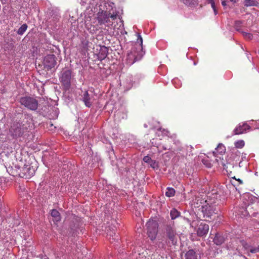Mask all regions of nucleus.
Instances as JSON below:
<instances>
[{"instance_id": "obj_25", "label": "nucleus", "mask_w": 259, "mask_h": 259, "mask_svg": "<svg viewBox=\"0 0 259 259\" xmlns=\"http://www.w3.org/2000/svg\"><path fill=\"white\" fill-rule=\"evenodd\" d=\"M27 25L26 24H23L19 28L17 33L19 35H22L25 32L27 28Z\"/></svg>"}, {"instance_id": "obj_38", "label": "nucleus", "mask_w": 259, "mask_h": 259, "mask_svg": "<svg viewBox=\"0 0 259 259\" xmlns=\"http://www.w3.org/2000/svg\"><path fill=\"white\" fill-rule=\"evenodd\" d=\"M230 2L233 3H236V1L235 0H229Z\"/></svg>"}, {"instance_id": "obj_35", "label": "nucleus", "mask_w": 259, "mask_h": 259, "mask_svg": "<svg viewBox=\"0 0 259 259\" xmlns=\"http://www.w3.org/2000/svg\"><path fill=\"white\" fill-rule=\"evenodd\" d=\"M232 178L235 179L236 181H237L239 184H242L243 183L242 181L240 179H237L235 177Z\"/></svg>"}, {"instance_id": "obj_1", "label": "nucleus", "mask_w": 259, "mask_h": 259, "mask_svg": "<svg viewBox=\"0 0 259 259\" xmlns=\"http://www.w3.org/2000/svg\"><path fill=\"white\" fill-rule=\"evenodd\" d=\"M205 204H203L201 206V207L198 209L197 212V215L199 216V219L206 220V219L210 218L213 214L217 213L215 211L216 210L215 208L213 205H209L207 203V200L204 201ZM194 203H195V202ZM194 207L199 208L200 205H195L194 203Z\"/></svg>"}, {"instance_id": "obj_24", "label": "nucleus", "mask_w": 259, "mask_h": 259, "mask_svg": "<svg viewBox=\"0 0 259 259\" xmlns=\"http://www.w3.org/2000/svg\"><path fill=\"white\" fill-rule=\"evenodd\" d=\"M175 194V190L172 188H167L165 192L166 196L170 197L174 196Z\"/></svg>"}, {"instance_id": "obj_15", "label": "nucleus", "mask_w": 259, "mask_h": 259, "mask_svg": "<svg viewBox=\"0 0 259 259\" xmlns=\"http://www.w3.org/2000/svg\"><path fill=\"white\" fill-rule=\"evenodd\" d=\"M108 239L111 242L118 241L119 237L118 234H116L114 231H108L107 233Z\"/></svg>"}, {"instance_id": "obj_12", "label": "nucleus", "mask_w": 259, "mask_h": 259, "mask_svg": "<svg viewBox=\"0 0 259 259\" xmlns=\"http://www.w3.org/2000/svg\"><path fill=\"white\" fill-rule=\"evenodd\" d=\"M35 172V168L30 165H26L23 167L21 177L25 178V179H29L32 177Z\"/></svg>"}, {"instance_id": "obj_39", "label": "nucleus", "mask_w": 259, "mask_h": 259, "mask_svg": "<svg viewBox=\"0 0 259 259\" xmlns=\"http://www.w3.org/2000/svg\"><path fill=\"white\" fill-rule=\"evenodd\" d=\"M199 199H196V200H197V201H199Z\"/></svg>"}, {"instance_id": "obj_6", "label": "nucleus", "mask_w": 259, "mask_h": 259, "mask_svg": "<svg viewBox=\"0 0 259 259\" xmlns=\"http://www.w3.org/2000/svg\"><path fill=\"white\" fill-rule=\"evenodd\" d=\"M21 104L29 110L35 111L38 107V101L34 98L25 96L20 99Z\"/></svg>"}, {"instance_id": "obj_22", "label": "nucleus", "mask_w": 259, "mask_h": 259, "mask_svg": "<svg viewBox=\"0 0 259 259\" xmlns=\"http://www.w3.org/2000/svg\"><path fill=\"white\" fill-rule=\"evenodd\" d=\"M51 214L52 217L54 218V220L56 222L59 221L61 220V217L59 212L56 209H52Z\"/></svg>"}, {"instance_id": "obj_23", "label": "nucleus", "mask_w": 259, "mask_h": 259, "mask_svg": "<svg viewBox=\"0 0 259 259\" xmlns=\"http://www.w3.org/2000/svg\"><path fill=\"white\" fill-rule=\"evenodd\" d=\"M180 215V212L178 211L176 208H172L170 210V215L172 220H174Z\"/></svg>"}, {"instance_id": "obj_36", "label": "nucleus", "mask_w": 259, "mask_h": 259, "mask_svg": "<svg viewBox=\"0 0 259 259\" xmlns=\"http://www.w3.org/2000/svg\"><path fill=\"white\" fill-rule=\"evenodd\" d=\"M228 0H224V1H222V5L223 6H226V3L227 2H228Z\"/></svg>"}, {"instance_id": "obj_9", "label": "nucleus", "mask_w": 259, "mask_h": 259, "mask_svg": "<svg viewBox=\"0 0 259 259\" xmlns=\"http://www.w3.org/2000/svg\"><path fill=\"white\" fill-rule=\"evenodd\" d=\"M257 206V204L256 203L248 204L245 207V209L243 208V210L241 211V213L239 214V215H240L241 217H246L248 215L254 217H257V215L258 214V212L255 211L254 210V208L256 207Z\"/></svg>"}, {"instance_id": "obj_21", "label": "nucleus", "mask_w": 259, "mask_h": 259, "mask_svg": "<svg viewBox=\"0 0 259 259\" xmlns=\"http://www.w3.org/2000/svg\"><path fill=\"white\" fill-rule=\"evenodd\" d=\"M107 53H108L107 48L105 47H104L103 48H101V51L99 52V58L101 60L104 59L106 57V56L107 55Z\"/></svg>"}, {"instance_id": "obj_33", "label": "nucleus", "mask_w": 259, "mask_h": 259, "mask_svg": "<svg viewBox=\"0 0 259 259\" xmlns=\"http://www.w3.org/2000/svg\"><path fill=\"white\" fill-rule=\"evenodd\" d=\"M211 6L214 11L215 15H216L217 14V12L216 10L214 2L213 0H211Z\"/></svg>"}, {"instance_id": "obj_2", "label": "nucleus", "mask_w": 259, "mask_h": 259, "mask_svg": "<svg viewBox=\"0 0 259 259\" xmlns=\"http://www.w3.org/2000/svg\"><path fill=\"white\" fill-rule=\"evenodd\" d=\"M117 16L116 13H113L111 14L107 11L100 10L97 14L96 19L100 25L106 23L112 25V23L110 22L109 18H110L112 20H114L117 18Z\"/></svg>"}, {"instance_id": "obj_10", "label": "nucleus", "mask_w": 259, "mask_h": 259, "mask_svg": "<svg viewBox=\"0 0 259 259\" xmlns=\"http://www.w3.org/2000/svg\"><path fill=\"white\" fill-rule=\"evenodd\" d=\"M56 57L54 54L48 55L44 59L43 65L47 71L54 68L56 65Z\"/></svg>"}, {"instance_id": "obj_37", "label": "nucleus", "mask_w": 259, "mask_h": 259, "mask_svg": "<svg viewBox=\"0 0 259 259\" xmlns=\"http://www.w3.org/2000/svg\"><path fill=\"white\" fill-rule=\"evenodd\" d=\"M204 164H205V163H204ZM206 165L208 167H211V164L210 163H208L206 164Z\"/></svg>"}, {"instance_id": "obj_18", "label": "nucleus", "mask_w": 259, "mask_h": 259, "mask_svg": "<svg viewBox=\"0 0 259 259\" xmlns=\"http://www.w3.org/2000/svg\"><path fill=\"white\" fill-rule=\"evenodd\" d=\"M186 6L191 7H195L198 4V0H181Z\"/></svg>"}, {"instance_id": "obj_16", "label": "nucleus", "mask_w": 259, "mask_h": 259, "mask_svg": "<svg viewBox=\"0 0 259 259\" xmlns=\"http://www.w3.org/2000/svg\"><path fill=\"white\" fill-rule=\"evenodd\" d=\"M239 242L244 250L246 251L248 255H249V251L251 246L244 240H239Z\"/></svg>"}, {"instance_id": "obj_20", "label": "nucleus", "mask_w": 259, "mask_h": 259, "mask_svg": "<svg viewBox=\"0 0 259 259\" xmlns=\"http://www.w3.org/2000/svg\"><path fill=\"white\" fill-rule=\"evenodd\" d=\"M259 3L255 0H244V5L246 7L257 6Z\"/></svg>"}, {"instance_id": "obj_34", "label": "nucleus", "mask_w": 259, "mask_h": 259, "mask_svg": "<svg viewBox=\"0 0 259 259\" xmlns=\"http://www.w3.org/2000/svg\"><path fill=\"white\" fill-rule=\"evenodd\" d=\"M139 40V42H140L141 48H142V42H143V39L141 36L140 34H138V39L137 41H138Z\"/></svg>"}, {"instance_id": "obj_30", "label": "nucleus", "mask_w": 259, "mask_h": 259, "mask_svg": "<svg viewBox=\"0 0 259 259\" xmlns=\"http://www.w3.org/2000/svg\"><path fill=\"white\" fill-rule=\"evenodd\" d=\"M243 35L246 39H251L253 37L252 34L250 33L243 32Z\"/></svg>"}, {"instance_id": "obj_11", "label": "nucleus", "mask_w": 259, "mask_h": 259, "mask_svg": "<svg viewBox=\"0 0 259 259\" xmlns=\"http://www.w3.org/2000/svg\"><path fill=\"white\" fill-rule=\"evenodd\" d=\"M80 100L88 108H90L92 106L94 101L93 97L89 94L88 91H85L81 95Z\"/></svg>"}, {"instance_id": "obj_5", "label": "nucleus", "mask_w": 259, "mask_h": 259, "mask_svg": "<svg viewBox=\"0 0 259 259\" xmlns=\"http://www.w3.org/2000/svg\"><path fill=\"white\" fill-rule=\"evenodd\" d=\"M163 234L169 243L175 245L177 242V234L174 225H166L164 228Z\"/></svg>"}, {"instance_id": "obj_4", "label": "nucleus", "mask_w": 259, "mask_h": 259, "mask_svg": "<svg viewBox=\"0 0 259 259\" xmlns=\"http://www.w3.org/2000/svg\"><path fill=\"white\" fill-rule=\"evenodd\" d=\"M27 130V128L24 126L22 123L16 122L11 125L9 129V134L13 138H17L22 136L25 132Z\"/></svg>"}, {"instance_id": "obj_29", "label": "nucleus", "mask_w": 259, "mask_h": 259, "mask_svg": "<svg viewBox=\"0 0 259 259\" xmlns=\"http://www.w3.org/2000/svg\"><path fill=\"white\" fill-rule=\"evenodd\" d=\"M259 252V245L257 247H252L251 246L249 253H255Z\"/></svg>"}, {"instance_id": "obj_26", "label": "nucleus", "mask_w": 259, "mask_h": 259, "mask_svg": "<svg viewBox=\"0 0 259 259\" xmlns=\"http://www.w3.org/2000/svg\"><path fill=\"white\" fill-rule=\"evenodd\" d=\"M245 143L243 140H239L235 143V146L237 148H242L244 146Z\"/></svg>"}, {"instance_id": "obj_3", "label": "nucleus", "mask_w": 259, "mask_h": 259, "mask_svg": "<svg viewBox=\"0 0 259 259\" xmlns=\"http://www.w3.org/2000/svg\"><path fill=\"white\" fill-rule=\"evenodd\" d=\"M146 230L148 237L151 241L156 239L157 234L159 225L158 222L153 220H149L146 223Z\"/></svg>"}, {"instance_id": "obj_14", "label": "nucleus", "mask_w": 259, "mask_h": 259, "mask_svg": "<svg viewBox=\"0 0 259 259\" xmlns=\"http://www.w3.org/2000/svg\"><path fill=\"white\" fill-rule=\"evenodd\" d=\"M209 230V226L206 224L201 223L198 227L197 233L198 236L203 237L205 236Z\"/></svg>"}, {"instance_id": "obj_17", "label": "nucleus", "mask_w": 259, "mask_h": 259, "mask_svg": "<svg viewBox=\"0 0 259 259\" xmlns=\"http://www.w3.org/2000/svg\"><path fill=\"white\" fill-rule=\"evenodd\" d=\"M225 241V239L222 235L216 234L213 239V242L217 245H220L222 244Z\"/></svg>"}, {"instance_id": "obj_19", "label": "nucleus", "mask_w": 259, "mask_h": 259, "mask_svg": "<svg viewBox=\"0 0 259 259\" xmlns=\"http://www.w3.org/2000/svg\"><path fill=\"white\" fill-rule=\"evenodd\" d=\"M185 259H197V256L193 249H190L186 253Z\"/></svg>"}, {"instance_id": "obj_31", "label": "nucleus", "mask_w": 259, "mask_h": 259, "mask_svg": "<svg viewBox=\"0 0 259 259\" xmlns=\"http://www.w3.org/2000/svg\"><path fill=\"white\" fill-rule=\"evenodd\" d=\"M152 159L149 156H145L143 158V161L147 163H150V161H151Z\"/></svg>"}, {"instance_id": "obj_8", "label": "nucleus", "mask_w": 259, "mask_h": 259, "mask_svg": "<svg viewBox=\"0 0 259 259\" xmlns=\"http://www.w3.org/2000/svg\"><path fill=\"white\" fill-rule=\"evenodd\" d=\"M226 152V147L222 143L219 144L217 147L215 149V151L213 152V155L217 157H219V155H222ZM220 159V162H219V159H216L217 161L218 162L219 164H221L224 169L227 171H228V169H227V167H226V164L223 161V159H221L220 157H219Z\"/></svg>"}, {"instance_id": "obj_13", "label": "nucleus", "mask_w": 259, "mask_h": 259, "mask_svg": "<svg viewBox=\"0 0 259 259\" xmlns=\"http://www.w3.org/2000/svg\"><path fill=\"white\" fill-rule=\"evenodd\" d=\"M250 128V125L246 123H241L235 128L234 133L235 135L242 134L247 130H249Z\"/></svg>"}, {"instance_id": "obj_28", "label": "nucleus", "mask_w": 259, "mask_h": 259, "mask_svg": "<svg viewBox=\"0 0 259 259\" xmlns=\"http://www.w3.org/2000/svg\"><path fill=\"white\" fill-rule=\"evenodd\" d=\"M127 56L128 59L134 58V60L131 62V64L134 63L135 62L140 59L141 58V57H138V56H135V55H134L132 52H131L130 54H128Z\"/></svg>"}, {"instance_id": "obj_27", "label": "nucleus", "mask_w": 259, "mask_h": 259, "mask_svg": "<svg viewBox=\"0 0 259 259\" xmlns=\"http://www.w3.org/2000/svg\"><path fill=\"white\" fill-rule=\"evenodd\" d=\"M82 48L83 49V50L84 51H88L89 49V48L90 47V44H91L90 42H89V41L88 40H83L82 41Z\"/></svg>"}, {"instance_id": "obj_32", "label": "nucleus", "mask_w": 259, "mask_h": 259, "mask_svg": "<svg viewBox=\"0 0 259 259\" xmlns=\"http://www.w3.org/2000/svg\"><path fill=\"white\" fill-rule=\"evenodd\" d=\"M150 166L153 168H155L157 166V164L155 160H151V161H150V163H149Z\"/></svg>"}, {"instance_id": "obj_7", "label": "nucleus", "mask_w": 259, "mask_h": 259, "mask_svg": "<svg viewBox=\"0 0 259 259\" xmlns=\"http://www.w3.org/2000/svg\"><path fill=\"white\" fill-rule=\"evenodd\" d=\"M71 73L70 70H64L60 77L61 82L66 91L68 90L71 87Z\"/></svg>"}]
</instances>
